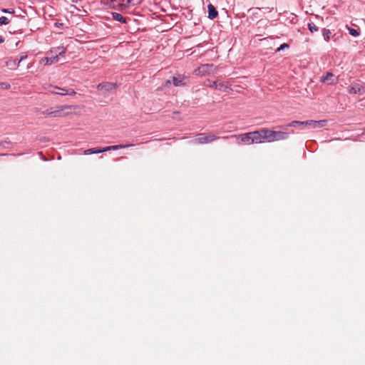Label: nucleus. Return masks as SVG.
I'll list each match as a JSON object with an SVG mask.
<instances>
[{"label":"nucleus","instance_id":"nucleus-1","mask_svg":"<svg viewBox=\"0 0 365 365\" xmlns=\"http://www.w3.org/2000/svg\"><path fill=\"white\" fill-rule=\"evenodd\" d=\"M327 124V120H307V121H297V120H294L292 122H291L290 123H289L287 125V126H290V127H295V126H307V127H310L312 128H322L324 126H325Z\"/></svg>","mask_w":365,"mask_h":365},{"label":"nucleus","instance_id":"nucleus-2","mask_svg":"<svg viewBox=\"0 0 365 365\" xmlns=\"http://www.w3.org/2000/svg\"><path fill=\"white\" fill-rule=\"evenodd\" d=\"M47 89L48 91L51 93L58 94L61 96H73L76 94L75 91L72 88H60L58 86H53L52 85H49Z\"/></svg>","mask_w":365,"mask_h":365},{"label":"nucleus","instance_id":"nucleus-3","mask_svg":"<svg viewBox=\"0 0 365 365\" xmlns=\"http://www.w3.org/2000/svg\"><path fill=\"white\" fill-rule=\"evenodd\" d=\"M97 88L102 95L108 96L116 89V84L110 82H104L99 83Z\"/></svg>","mask_w":365,"mask_h":365},{"label":"nucleus","instance_id":"nucleus-4","mask_svg":"<svg viewBox=\"0 0 365 365\" xmlns=\"http://www.w3.org/2000/svg\"><path fill=\"white\" fill-rule=\"evenodd\" d=\"M216 66L213 64H202L194 71L195 75L205 76L215 71Z\"/></svg>","mask_w":365,"mask_h":365},{"label":"nucleus","instance_id":"nucleus-5","mask_svg":"<svg viewBox=\"0 0 365 365\" xmlns=\"http://www.w3.org/2000/svg\"><path fill=\"white\" fill-rule=\"evenodd\" d=\"M251 135L252 133L251 132H250L241 135H232L231 138H235L238 144L250 145L252 144Z\"/></svg>","mask_w":365,"mask_h":365},{"label":"nucleus","instance_id":"nucleus-6","mask_svg":"<svg viewBox=\"0 0 365 365\" xmlns=\"http://www.w3.org/2000/svg\"><path fill=\"white\" fill-rule=\"evenodd\" d=\"M218 137L215 135H204V134H200V136L196 138L194 141L200 144H204L214 141Z\"/></svg>","mask_w":365,"mask_h":365},{"label":"nucleus","instance_id":"nucleus-7","mask_svg":"<svg viewBox=\"0 0 365 365\" xmlns=\"http://www.w3.org/2000/svg\"><path fill=\"white\" fill-rule=\"evenodd\" d=\"M263 130L251 132L252 143H260L264 141V135H262Z\"/></svg>","mask_w":365,"mask_h":365},{"label":"nucleus","instance_id":"nucleus-8","mask_svg":"<svg viewBox=\"0 0 365 365\" xmlns=\"http://www.w3.org/2000/svg\"><path fill=\"white\" fill-rule=\"evenodd\" d=\"M112 6L120 11H124L128 8L127 0H113Z\"/></svg>","mask_w":365,"mask_h":365},{"label":"nucleus","instance_id":"nucleus-9","mask_svg":"<svg viewBox=\"0 0 365 365\" xmlns=\"http://www.w3.org/2000/svg\"><path fill=\"white\" fill-rule=\"evenodd\" d=\"M66 52V48L63 46H57L51 48L47 54H52L53 56H58V60L59 61L60 56L65 54Z\"/></svg>","mask_w":365,"mask_h":365},{"label":"nucleus","instance_id":"nucleus-10","mask_svg":"<svg viewBox=\"0 0 365 365\" xmlns=\"http://www.w3.org/2000/svg\"><path fill=\"white\" fill-rule=\"evenodd\" d=\"M71 106H61V107H59V109L58 110H53V108H50V109H48L46 110L43 114L48 117V116H57L58 115V114L63 111V110H65L66 108H70Z\"/></svg>","mask_w":365,"mask_h":365},{"label":"nucleus","instance_id":"nucleus-11","mask_svg":"<svg viewBox=\"0 0 365 365\" xmlns=\"http://www.w3.org/2000/svg\"><path fill=\"white\" fill-rule=\"evenodd\" d=\"M262 135H264V141L273 142L274 141L275 131L269 129L263 128Z\"/></svg>","mask_w":365,"mask_h":365},{"label":"nucleus","instance_id":"nucleus-12","mask_svg":"<svg viewBox=\"0 0 365 365\" xmlns=\"http://www.w3.org/2000/svg\"><path fill=\"white\" fill-rule=\"evenodd\" d=\"M322 81L327 83L329 85H332L336 82V79L334 78L333 73L327 72L326 76L322 78Z\"/></svg>","mask_w":365,"mask_h":365},{"label":"nucleus","instance_id":"nucleus-13","mask_svg":"<svg viewBox=\"0 0 365 365\" xmlns=\"http://www.w3.org/2000/svg\"><path fill=\"white\" fill-rule=\"evenodd\" d=\"M50 55L51 56H46L42 58L41 61L44 65H51L58 61V56H53L52 54Z\"/></svg>","mask_w":365,"mask_h":365},{"label":"nucleus","instance_id":"nucleus-14","mask_svg":"<svg viewBox=\"0 0 365 365\" xmlns=\"http://www.w3.org/2000/svg\"><path fill=\"white\" fill-rule=\"evenodd\" d=\"M217 89L221 91L227 92L230 89V84L227 81H217Z\"/></svg>","mask_w":365,"mask_h":365},{"label":"nucleus","instance_id":"nucleus-15","mask_svg":"<svg viewBox=\"0 0 365 365\" xmlns=\"http://www.w3.org/2000/svg\"><path fill=\"white\" fill-rule=\"evenodd\" d=\"M362 89L363 87L360 84L355 83L349 87L348 91L351 94L361 93Z\"/></svg>","mask_w":365,"mask_h":365},{"label":"nucleus","instance_id":"nucleus-16","mask_svg":"<svg viewBox=\"0 0 365 365\" xmlns=\"http://www.w3.org/2000/svg\"><path fill=\"white\" fill-rule=\"evenodd\" d=\"M207 9H208V18L209 19H214L215 18H216L217 16L218 12L216 10L215 7L212 4H210L207 6Z\"/></svg>","mask_w":365,"mask_h":365},{"label":"nucleus","instance_id":"nucleus-17","mask_svg":"<svg viewBox=\"0 0 365 365\" xmlns=\"http://www.w3.org/2000/svg\"><path fill=\"white\" fill-rule=\"evenodd\" d=\"M289 138V133L282 131H275L274 141L285 140Z\"/></svg>","mask_w":365,"mask_h":365},{"label":"nucleus","instance_id":"nucleus-18","mask_svg":"<svg viewBox=\"0 0 365 365\" xmlns=\"http://www.w3.org/2000/svg\"><path fill=\"white\" fill-rule=\"evenodd\" d=\"M132 144H127V145H111L108 146L103 148V152L108 151V150H116L121 148H128L130 146H132Z\"/></svg>","mask_w":365,"mask_h":365},{"label":"nucleus","instance_id":"nucleus-19","mask_svg":"<svg viewBox=\"0 0 365 365\" xmlns=\"http://www.w3.org/2000/svg\"><path fill=\"white\" fill-rule=\"evenodd\" d=\"M185 79V77L182 76H173V83L175 86H182L185 85V83H183V81Z\"/></svg>","mask_w":365,"mask_h":365},{"label":"nucleus","instance_id":"nucleus-20","mask_svg":"<svg viewBox=\"0 0 365 365\" xmlns=\"http://www.w3.org/2000/svg\"><path fill=\"white\" fill-rule=\"evenodd\" d=\"M112 17L114 20L126 24L127 23V19L123 17L120 14L117 12H112L111 13Z\"/></svg>","mask_w":365,"mask_h":365},{"label":"nucleus","instance_id":"nucleus-21","mask_svg":"<svg viewBox=\"0 0 365 365\" xmlns=\"http://www.w3.org/2000/svg\"><path fill=\"white\" fill-rule=\"evenodd\" d=\"M19 62L18 61V60L16 58L6 61V66L10 69H15L17 66H19Z\"/></svg>","mask_w":365,"mask_h":365},{"label":"nucleus","instance_id":"nucleus-22","mask_svg":"<svg viewBox=\"0 0 365 365\" xmlns=\"http://www.w3.org/2000/svg\"><path fill=\"white\" fill-rule=\"evenodd\" d=\"M103 149L91 148V149L86 150L84 151V154L90 155V154L100 153H103Z\"/></svg>","mask_w":365,"mask_h":365},{"label":"nucleus","instance_id":"nucleus-23","mask_svg":"<svg viewBox=\"0 0 365 365\" xmlns=\"http://www.w3.org/2000/svg\"><path fill=\"white\" fill-rule=\"evenodd\" d=\"M331 31L329 29H324L322 30V36L326 41H329L330 40Z\"/></svg>","mask_w":365,"mask_h":365},{"label":"nucleus","instance_id":"nucleus-24","mask_svg":"<svg viewBox=\"0 0 365 365\" xmlns=\"http://www.w3.org/2000/svg\"><path fill=\"white\" fill-rule=\"evenodd\" d=\"M346 28L349 31V33L350 35H351L352 36H358L359 35V29H353V28H351L348 26H346Z\"/></svg>","mask_w":365,"mask_h":365},{"label":"nucleus","instance_id":"nucleus-25","mask_svg":"<svg viewBox=\"0 0 365 365\" xmlns=\"http://www.w3.org/2000/svg\"><path fill=\"white\" fill-rule=\"evenodd\" d=\"M205 86H208L210 88H212L217 89V81H212L207 80V82L205 83Z\"/></svg>","mask_w":365,"mask_h":365},{"label":"nucleus","instance_id":"nucleus-26","mask_svg":"<svg viewBox=\"0 0 365 365\" xmlns=\"http://www.w3.org/2000/svg\"><path fill=\"white\" fill-rule=\"evenodd\" d=\"M142 0H127V4L128 7L130 6H134L139 5L141 3Z\"/></svg>","mask_w":365,"mask_h":365},{"label":"nucleus","instance_id":"nucleus-27","mask_svg":"<svg viewBox=\"0 0 365 365\" xmlns=\"http://www.w3.org/2000/svg\"><path fill=\"white\" fill-rule=\"evenodd\" d=\"M308 28L312 33H314L318 30V27L312 22L308 24Z\"/></svg>","mask_w":365,"mask_h":365},{"label":"nucleus","instance_id":"nucleus-28","mask_svg":"<svg viewBox=\"0 0 365 365\" xmlns=\"http://www.w3.org/2000/svg\"><path fill=\"white\" fill-rule=\"evenodd\" d=\"M9 19L6 16H1L0 17V25H6L9 23Z\"/></svg>","mask_w":365,"mask_h":365},{"label":"nucleus","instance_id":"nucleus-29","mask_svg":"<svg viewBox=\"0 0 365 365\" xmlns=\"http://www.w3.org/2000/svg\"><path fill=\"white\" fill-rule=\"evenodd\" d=\"M27 58V55L25 54V53H21L20 55V58H16L18 60V61L19 62V63L24 61V59H26Z\"/></svg>","mask_w":365,"mask_h":365},{"label":"nucleus","instance_id":"nucleus-30","mask_svg":"<svg viewBox=\"0 0 365 365\" xmlns=\"http://www.w3.org/2000/svg\"><path fill=\"white\" fill-rule=\"evenodd\" d=\"M289 47V45L287 43H282V45H280V46L277 48V51H280L283 49H284L285 48H288Z\"/></svg>","mask_w":365,"mask_h":365},{"label":"nucleus","instance_id":"nucleus-31","mask_svg":"<svg viewBox=\"0 0 365 365\" xmlns=\"http://www.w3.org/2000/svg\"><path fill=\"white\" fill-rule=\"evenodd\" d=\"M0 86L3 89H9L11 87L10 85L7 83H1Z\"/></svg>","mask_w":365,"mask_h":365},{"label":"nucleus","instance_id":"nucleus-32","mask_svg":"<svg viewBox=\"0 0 365 365\" xmlns=\"http://www.w3.org/2000/svg\"><path fill=\"white\" fill-rule=\"evenodd\" d=\"M54 26L58 29H63L64 28V25L62 23L56 22L54 24Z\"/></svg>","mask_w":365,"mask_h":365},{"label":"nucleus","instance_id":"nucleus-33","mask_svg":"<svg viewBox=\"0 0 365 365\" xmlns=\"http://www.w3.org/2000/svg\"><path fill=\"white\" fill-rule=\"evenodd\" d=\"M1 11L3 13H9V14H13L14 13V10L13 9H1Z\"/></svg>","mask_w":365,"mask_h":365},{"label":"nucleus","instance_id":"nucleus-34","mask_svg":"<svg viewBox=\"0 0 365 365\" xmlns=\"http://www.w3.org/2000/svg\"><path fill=\"white\" fill-rule=\"evenodd\" d=\"M4 41V38L1 36H0V43H3Z\"/></svg>","mask_w":365,"mask_h":365},{"label":"nucleus","instance_id":"nucleus-35","mask_svg":"<svg viewBox=\"0 0 365 365\" xmlns=\"http://www.w3.org/2000/svg\"><path fill=\"white\" fill-rule=\"evenodd\" d=\"M169 83H170V81H167V82H166V85H167V84H169Z\"/></svg>","mask_w":365,"mask_h":365}]
</instances>
